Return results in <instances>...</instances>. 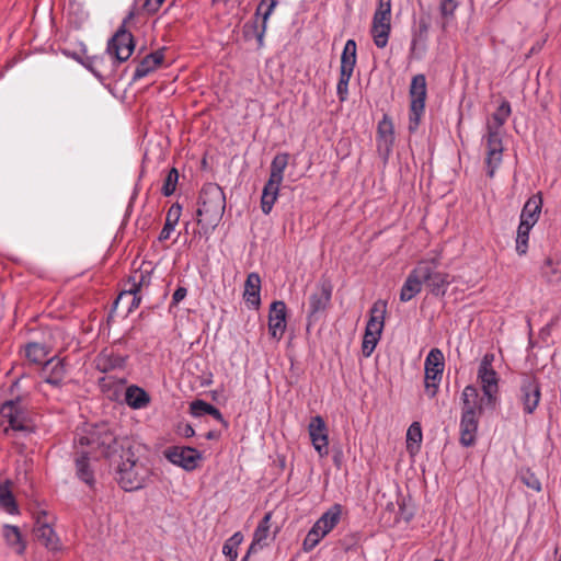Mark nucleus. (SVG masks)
Listing matches in <instances>:
<instances>
[{
    "mask_svg": "<svg viewBox=\"0 0 561 561\" xmlns=\"http://www.w3.org/2000/svg\"><path fill=\"white\" fill-rule=\"evenodd\" d=\"M76 447H87V450L77 451L75 458L77 477L90 488L95 485L94 472L90 466V455L95 458L104 457L112 460L118 453V440L108 424L91 425L75 438Z\"/></svg>",
    "mask_w": 561,
    "mask_h": 561,
    "instance_id": "f257e3e1",
    "label": "nucleus"
},
{
    "mask_svg": "<svg viewBox=\"0 0 561 561\" xmlns=\"http://www.w3.org/2000/svg\"><path fill=\"white\" fill-rule=\"evenodd\" d=\"M119 449L118 460H115V456L110 460L118 485L125 492L144 489L152 476L151 463L145 448L139 444L124 446L118 443Z\"/></svg>",
    "mask_w": 561,
    "mask_h": 561,
    "instance_id": "f03ea898",
    "label": "nucleus"
},
{
    "mask_svg": "<svg viewBox=\"0 0 561 561\" xmlns=\"http://www.w3.org/2000/svg\"><path fill=\"white\" fill-rule=\"evenodd\" d=\"M226 208V197L217 184H206L201 191L197 216L199 222L216 227L221 220Z\"/></svg>",
    "mask_w": 561,
    "mask_h": 561,
    "instance_id": "7ed1b4c3",
    "label": "nucleus"
},
{
    "mask_svg": "<svg viewBox=\"0 0 561 561\" xmlns=\"http://www.w3.org/2000/svg\"><path fill=\"white\" fill-rule=\"evenodd\" d=\"M289 154L286 152L277 153L272 162L270 170V178L265 183L262 196H261V208L265 215H268L274 204L276 203L280 185L284 180V172L288 165Z\"/></svg>",
    "mask_w": 561,
    "mask_h": 561,
    "instance_id": "20e7f679",
    "label": "nucleus"
},
{
    "mask_svg": "<svg viewBox=\"0 0 561 561\" xmlns=\"http://www.w3.org/2000/svg\"><path fill=\"white\" fill-rule=\"evenodd\" d=\"M343 506L339 503L330 506L312 525L302 541L305 552L312 551L341 522Z\"/></svg>",
    "mask_w": 561,
    "mask_h": 561,
    "instance_id": "39448f33",
    "label": "nucleus"
},
{
    "mask_svg": "<svg viewBox=\"0 0 561 561\" xmlns=\"http://www.w3.org/2000/svg\"><path fill=\"white\" fill-rule=\"evenodd\" d=\"M392 2L391 0H377L371 20L370 35L378 48L388 45L391 34Z\"/></svg>",
    "mask_w": 561,
    "mask_h": 561,
    "instance_id": "423d86ee",
    "label": "nucleus"
},
{
    "mask_svg": "<svg viewBox=\"0 0 561 561\" xmlns=\"http://www.w3.org/2000/svg\"><path fill=\"white\" fill-rule=\"evenodd\" d=\"M356 51V42L347 39L341 55L340 78L336 85V94L341 102L346 101L348 96V83L357 60Z\"/></svg>",
    "mask_w": 561,
    "mask_h": 561,
    "instance_id": "0eeeda50",
    "label": "nucleus"
},
{
    "mask_svg": "<svg viewBox=\"0 0 561 561\" xmlns=\"http://www.w3.org/2000/svg\"><path fill=\"white\" fill-rule=\"evenodd\" d=\"M426 79L424 75H416L412 78L410 84V116L409 129L410 131L416 130L421 117L425 111L426 100Z\"/></svg>",
    "mask_w": 561,
    "mask_h": 561,
    "instance_id": "6e6552de",
    "label": "nucleus"
},
{
    "mask_svg": "<svg viewBox=\"0 0 561 561\" xmlns=\"http://www.w3.org/2000/svg\"><path fill=\"white\" fill-rule=\"evenodd\" d=\"M386 311L387 302L385 300H377L373 304L363 339V351L375 350L383 329Z\"/></svg>",
    "mask_w": 561,
    "mask_h": 561,
    "instance_id": "1a4fd4ad",
    "label": "nucleus"
},
{
    "mask_svg": "<svg viewBox=\"0 0 561 561\" xmlns=\"http://www.w3.org/2000/svg\"><path fill=\"white\" fill-rule=\"evenodd\" d=\"M493 360L494 354L485 353L478 370V379L481 383L483 396L486 399V404L492 408L495 404L499 393V376L492 367Z\"/></svg>",
    "mask_w": 561,
    "mask_h": 561,
    "instance_id": "9d476101",
    "label": "nucleus"
},
{
    "mask_svg": "<svg viewBox=\"0 0 561 561\" xmlns=\"http://www.w3.org/2000/svg\"><path fill=\"white\" fill-rule=\"evenodd\" d=\"M486 173L493 178L503 161V134L485 131L481 140Z\"/></svg>",
    "mask_w": 561,
    "mask_h": 561,
    "instance_id": "9b49d317",
    "label": "nucleus"
},
{
    "mask_svg": "<svg viewBox=\"0 0 561 561\" xmlns=\"http://www.w3.org/2000/svg\"><path fill=\"white\" fill-rule=\"evenodd\" d=\"M440 257L438 254H435L432 257H426L419 261V264H424V267L428 270V276H422L423 282L427 285L431 293L435 296H443L447 291V288L450 284L449 274L444 272H438L437 267L439 266Z\"/></svg>",
    "mask_w": 561,
    "mask_h": 561,
    "instance_id": "f8f14e48",
    "label": "nucleus"
},
{
    "mask_svg": "<svg viewBox=\"0 0 561 561\" xmlns=\"http://www.w3.org/2000/svg\"><path fill=\"white\" fill-rule=\"evenodd\" d=\"M445 367L444 353H427L425 359V393L434 398L439 389L442 376Z\"/></svg>",
    "mask_w": 561,
    "mask_h": 561,
    "instance_id": "ddd939ff",
    "label": "nucleus"
},
{
    "mask_svg": "<svg viewBox=\"0 0 561 561\" xmlns=\"http://www.w3.org/2000/svg\"><path fill=\"white\" fill-rule=\"evenodd\" d=\"M1 424L4 425V433L9 431L26 432L28 426L25 424V413L19 401H5L0 408Z\"/></svg>",
    "mask_w": 561,
    "mask_h": 561,
    "instance_id": "4468645a",
    "label": "nucleus"
},
{
    "mask_svg": "<svg viewBox=\"0 0 561 561\" xmlns=\"http://www.w3.org/2000/svg\"><path fill=\"white\" fill-rule=\"evenodd\" d=\"M165 458L186 471H193L202 460V454L193 447L173 446L164 451Z\"/></svg>",
    "mask_w": 561,
    "mask_h": 561,
    "instance_id": "2eb2a0df",
    "label": "nucleus"
},
{
    "mask_svg": "<svg viewBox=\"0 0 561 561\" xmlns=\"http://www.w3.org/2000/svg\"><path fill=\"white\" fill-rule=\"evenodd\" d=\"M332 291L333 286L328 278H321L317 283L313 293L309 297V320L328 308L332 298Z\"/></svg>",
    "mask_w": 561,
    "mask_h": 561,
    "instance_id": "dca6fc26",
    "label": "nucleus"
},
{
    "mask_svg": "<svg viewBox=\"0 0 561 561\" xmlns=\"http://www.w3.org/2000/svg\"><path fill=\"white\" fill-rule=\"evenodd\" d=\"M49 353H26L28 360L42 365V370L47 376L45 377L47 382L56 383L65 371V365L62 360L54 355L46 358Z\"/></svg>",
    "mask_w": 561,
    "mask_h": 561,
    "instance_id": "f3484780",
    "label": "nucleus"
},
{
    "mask_svg": "<svg viewBox=\"0 0 561 561\" xmlns=\"http://www.w3.org/2000/svg\"><path fill=\"white\" fill-rule=\"evenodd\" d=\"M309 436L316 451L320 457L329 454V436L325 422L322 416L316 415L311 417L308 426Z\"/></svg>",
    "mask_w": 561,
    "mask_h": 561,
    "instance_id": "a211bd4d",
    "label": "nucleus"
},
{
    "mask_svg": "<svg viewBox=\"0 0 561 561\" xmlns=\"http://www.w3.org/2000/svg\"><path fill=\"white\" fill-rule=\"evenodd\" d=\"M134 50L133 35L127 31H118L108 42L107 53L119 62L127 60Z\"/></svg>",
    "mask_w": 561,
    "mask_h": 561,
    "instance_id": "6ab92c4d",
    "label": "nucleus"
},
{
    "mask_svg": "<svg viewBox=\"0 0 561 561\" xmlns=\"http://www.w3.org/2000/svg\"><path fill=\"white\" fill-rule=\"evenodd\" d=\"M428 270L424 267V264H416V266L410 272L407 277L401 290H400V300L402 302H408L412 298H414L422 290L423 277L428 276Z\"/></svg>",
    "mask_w": 561,
    "mask_h": 561,
    "instance_id": "aec40b11",
    "label": "nucleus"
},
{
    "mask_svg": "<svg viewBox=\"0 0 561 561\" xmlns=\"http://www.w3.org/2000/svg\"><path fill=\"white\" fill-rule=\"evenodd\" d=\"M376 141L379 154L387 159L394 144V126L388 115L378 123Z\"/></svg>",
    "mask_w": 561,
    "mask_h": 561,
    "instance_id": "412c9836",
    "label": "nucleus"
},
{
    "mask_svg": "<svg viewBox=\"0 0 561 561\" xmlns=\"http://www.w3.org/2000/svg\"><path fill=\"white\" fill-rule=\"evenodd\" d=\"M541 398L540 385L535 378H526L520 386L519 401L526 414H533Z\"/></svg>",
    "mask_w": 561,
    "mask_h": 561,
    "instance_id": "4be33fe9",
    "label": "nucleus"
},
{
    "mask_svg": "<svg viewBox=\"0 0 561 561\" xmlns=\"http://www.w3.org/2000/svg\"><path fill=\"white\" fill-rule=\"evenodd\" d=\"M287 307L284 301H274L268 312V332L275 340H279L285 333L287 321Z\"/></svg>",
    "mask_w": 561,
    "mask_h": 561,
    "instance_id": "5701e85b",
    "label": "nucleus"
},
{
    "mask_svg": "<svg viewBox=\"0 0 561 561\" xmlns=\"http://www.w3.org/2000/svg\"><path fill=\"white\" fill-rule=\"evenodd\" d=\"M479 416L476 412H461L460 417V438L459 442L463 447H470L476 444L477 432L479 425Z\"/></svg>",
    "mask_w": 561,
    "mask_h": 561,
    "instance_id": "b1692460",
    "label": "nucleus"
},
{
    "mask_svg": "<svg viewBox=\"0 0 561 561\" xmlns=\"http://www.w3.org/2000/svg\"><path fill=\"white\" fill-rule=\"evenodd\" d=\"M542 204L541 193L531 195L520 211L519 224L534 227L540 218Z\"/></svg>",
    "mask_w": 561,
    "mask_h": 561,
    "instance_id": "393cba45",
    "label": "nucleus"
},
{
    "mask_svg": "<svg viewBox=\"0 0 561 561\" xmlns=\"http://www.w3.org/2000/svg\"><path fill=\"white\" fill-rule=\"evenodd\" d=\"M34 535L48 550H61V542L54 528L38 517L34 527Z\"/></svg>",
    "mask_w": 561,
    "mask_h": 561,
    "instance_id": "a878e982",
    "label": "nucleus"
},
{
    "mask_svg": "<svg viewBox=\"0 0 561 561\" xmlns=\"http://www.w3.org/2000/svg\"><path fill=\"white\" fill-rule=\"evenodd\" d=\"M243 299L250 309L256 310L261 306V277L255 272L247 276Z\"/></svg>",
    "mask_w": 561,
    "mask_h": 561,
    "instance_id": "bb28decb",
    "label": "nucleus"
},
{
    "mask_svg": "<svg viewBox=\"0 0 561 561\" xmlns=\"http://www.w3.org/2000/svg\"><path fill=\"white\" fill-rule=\"evenodd\" d=\"M272 512H267L263 518L259 522L254 533L252 542L248 549V556L256 553L259 550L267 546V539L270 537Z\"/></svg>",
    "mask_w": 561,
    "mask_h": 561,
    "instance_id": "cd10ccee",
    "label": "nucleus"
},
{
    "mask_svg": "<svg viewBox=\"0 0 561 561\" xmlns=\"http://www.w3.org/2000/svg\"><path fill=\"white\" fill-rule=\"evenodd\" d=\"M511 104L507 101H503L491 117L488 118L485 131L504 134L503 126L511 116Z\"/></svg>",
    "mask_w": 561,
    "mask_h": 561,
    "instance_id": "c85d7f7f",
    "label": "nucleus"
},
{
    "mask_svg": "<svg viewBox=\"0 0 561 561\" xmlns=\"http://www.w3.org/2000/svg\"><path fill=\"white\" fill-rule=\"evenodd\" d=\"M127 356H122L118 353H99L94 363L98 370L108 373L125 367Z\"/></svg>",
    "mask_w": 561,
    "mask_h": 561,
    "instance_id": "c756f323",
    "label": "nucleus"
},
{
    "mask_svg": "<svg viewBox=\"0 0 561 561\" xmlns=\"http://www.w3.org/2000/svg\"><path fill=\"white\" fill-rule=\"evenodd\" d=\"M462 400V412L471 411L476 412L477 414H481L483 405H486V399L483 396V398H479L478 389L469 385L465 387L461 396Z\"/></svg>",
    "mask_w": 561,
    "mask_h": 561,
    "instance_id": "7c9ffc66",
    "label": "nucleus"
},
{
    "mask_svg": "<svg viewBox=\"0 0 561 561\" xmlns=\"http://www.w3.org/2000/svg\"><path fill=\"white\" fill-rule=\"evenodd\" d=\"M164 59V55L161 50H157L147 55L136 67L134 72V80H139L147 77L149 73L154 71Z\"/></svg>",
    "mask_w": 561,
    "mask_h": 561,
    "instance_id": "2f4dec72",
    "label": "nucleus"
},
{
    "mask_svg": "<svg viewBox=\"0 0 561 561\" xmlns=\"http://www.w3.org/2000/svg\"><path fill=\"white\" fill-rule=\"evenodd\" d=\"M190 412L194 417H201L208 414L221 423L226 428L229 426V423L225 420L219 409L204 400L197 399L192 401L190 404Z\"/></svg>",
    "mask_w": 561,
    "mask_h": 561,
    "instance_id": "473e14b6",
    "label": "nucleus"
},
{
    "mask_svg": "<svg viewBox=\"0 0 561 561\" xmlns=\"http://www.w3.org/2000/svg\"><path fill=\"white\" fill-rule=\"evenodd\" d=\"M182 215V206L178 203L173 204L167 211L165 222L160 231L158 240L160 242L169 240L175 231Z\"/></svg>",
    "mask_w": 561,
    "mask_h": 561,
    "instance_id": "72a5a7b5",
    "label": "nucleus"
},
{
    "mask_svg": "<svg viewBox=\"0 0 561 561\" xmlns=\"http://www.w3.org/2000/svg\"><path fill=\"white\" fill-rule=\"evenodd\" d=\"M2 535L9 547H11L18 554H24L26 550V542L23 540L22 534L18 526L4 525Z\"/></svg>",
    "mask_w": 561,
    "mask_h": 561,
    "instance_id": "f704fd0d",
    "label": "nucleus"
},
{
    "mask_svg": "<svg viewBox=\"0 0 561 561\" xmlns=\"http://www.w3.org/2000/svg\"><path fill=\"white\" fill-rule=\"evenodd\" d=\"M125 401L133 409H144L150 402L149 394L138 386H129L125 391Z\"/></svg>",
    "mask_w": 561,
    "mask_h": 561,
    "instance_id": "c9c22d12",
    "label": "nucleus"
},
{
    "mask_svg": "<svg viewBox=\"0 0 561 561\" xmlns=\"http://www.w3.org/2000/svg\"><path fill=\"white\" fill-rule=\"evenodd\" d=\"M277 3H278L277 0H261V2L257 5L256 14L262 15V31L257 35V39L260 43H262V41H263V36H264V33H265V30L267 26L268 19L272 15V13L274 12Z\"/></svg>",
    "mask_w": 561,
    "mask_h": 561,
    "instance_id": "e433bc0d",
    "label": "nucleus"
},
{
    "mask_svg": "<svg viewBox=\"0 0 561 561\" xmlns=\"http://www.w3.org/2000/svg\"><path fill=\"white\" fill-rule=\"evenodd\" d=\"M0 507L9 514L18 513V505L10 488V481L0 484Z\"/></svg>",
    "mask_w": 561,
    "mask_h": 561,
    "instance_id": "4c0bfd02",
    "label": "nucleus"
},
{
    "mask_svg": "<svg viewBox=\"0 0 561 561\" xmlns=\"http://www.w3.org/2000/svg\"><path fill=\"white\" fill-rule=\"evenodd\" d=\"M533 226L519 224L516 231L515 238V250L519 256H524L528 251L529 234Z\"/></svg>",
    "mask_w": 561,
    "mask_h": 561,
    "instance_id": "58836bf2",
    "label": "nucleus"
},
{
    "mask_svg": "<svg viewBox=\"0 0 561 561\" xmlns=\"http://www.w3.org/2000/svg\"><path fill=\"white\" fill-rule=\"evenodd\" d=\"M423 439L422 426L413 422L407 431V449L410 453L417 451Z\"/></svg>",
    "mask_w": 561,
    "mask_h": 561,
    "instance_id": "ea45409f",
    "label": "nucleus"
},
{
    "mask_svg": "<svg viewBox=\"0 0 561 561\" xmlns=\"http://www.w3.org/2000/svg\"><path fill=\"white\" fill-rule=\"evenodd\" d=\"M243 541V535L241 531L234 533L231 537H229L222 547V553L229 558V561H236L238 558V547Z\"/></svg>",
    "mask_w": 561,
    "mask_h": 561,
    "instance_id": "a19ab883",
    "label": "nucleus"
},
{
    "mask_svg": "<svg viewBox=\"0 0 561 561\" xmlns=\"http://www.w3.org/2000/svg\"><path fill=\"white\" fill-rule=\"evenodd\" d=\"M458 4L455 0H442L439 11L443 18L442 27L446 30L454 21L455 11Z\"/></svg>",
    "mask_w": 561,
    "mask_h": 561,
    "instance_id": "79ce46f5",
    "label": "nucleus"
},
{
    "mask_svg": "<svg viewBox=\"0 0 561 561\" xmlns=\"http://www.w3.org/2000/svg\"><path fill=\"white\" fill-rule=\"evenodd\" d=\"M178 181H179V172L175 168H172L169 171V173L164 180V183L162 186V194L164 196H171L176 188Z\"/></svg>",
    "mask_w": 561,
    "mask_h": 561,
    "instance_id": "37998d69",
    "label": "nucleus"
},
{
    "mask_svg": "<svg viewBox=\"0 0 561 561\" xmlns=\"http://www.w3.org/2000/svg\"><path fill=\"white\" fill-rule=\"evenodd\" d=\"M522 482L535 492L541 491V482L530 470L523 471L520 474Z\"/></svg>",
    "mask_w": 561,
    "mask_h": 561,
    "instance_id": "c03bdc74",
    "label": "nucleus"
},
{
    "mask_svg": "<svg viewBox=\"0 0 561 561\" xmlns=\"http://www.w3.org/2000/svg\"><path fill=\"white\" fill-rule=\"evenodd\" d=\"M428 33V24L426 22H420L419 31L413 34L411 42V50H414L420 42H425Z\"/></svg>",
    "mask_w": 561,
    "mask_h": 561,
    "instance_id": "a18cd8bd",
    "label": "nucleus"
},
{
    "mask_svg": "<svg viewBox=\"0 0 561 561\" xmlns=\"http://www.w3.org/2000/svg\"><path fill=\"white\" fill-rule=\"evenodd\" d=\"M57 347L55 343H50L48 341H32L28 342L25 346L24 351H50L51 348Z\"/></svg>",
    "mask_w": 561,
    "mask_h": 561,
    "instance_id": "49530a36",
    "label": "nucleus"
},
{
    "mask_svg": "<svg viewBox=\"0 0 561 561\" xmlns=\"http://www.w3.org/2000/svg\"><path fill=\"white\" fill-rule=\"evenodd\" d=\"M541 271L550 279H552L553 276L558 274L557 264L554 263V261L551 257H547L543 261V264L541 266Z\"/></svg>",
    "mask_w": 561,
    "mask_h": 561,
    "instance_id": "de8ad7c7",
    "label": "nucleus"
},
{
    "mask_svg": "<svg viewBox=\"0 0 561 561\" xmlns=\"http://www.w3.org/2000/svg\"><path fill=\"white\" fill-rule=\"evenodd\" d=\"M163 2L164 0H146L144 8L148 13L152 14L160 9Z\"/></svg>",
    "mask_w": 561,
    "mask_h": 561,
    "instance_id": "09e8293b",
    "label": "nucleus"
},
{
    "mask_svg": "<svg viewBox=\"0 0 561 561\" xmlns=\"http://www.w3.org/2000/svg\"><path fill=\"white\" fill-rule=\"evenodd\" d=\"M187 295V290L185 287H179L176 288V290L173 293V296H172V305H178L180 304Z\"/></svg>",
    "mask_w": 561,
    "mask_h": 561,
    "instance_id": "8fccbe9b",
    "label": "nucleus"
},
{
    "mask_svg": "<svg viewBox=\"0 0 561 561\" xmlns=\"http://www.w3.org/2000/svg\"><path fill=\"white\" fill-rule=\"evenodd\" d=\"M185 437H192L195 434L194 428L191 425H186L183 432Z\"/></svg>",
    "mask_w": 561,
    "mask_h": 561,
    "instance_id": "3c124183",
    "label": "nucleus"
},
{
    "mask_svg": "<svg viewBox=\"0 0 561 561\" xmlns=\"http://www.w3.org/2000/svg\"><path fill=\"white\" fill-rule=\"evenodd\" d=\"M206 439H216L218 438V434L214 431H209L205 434Z\"/></svg>",
    "mask_w": 561,
    "mask_h": 561,
    "instance_id": "603ef678",
    "label": "nucleus"
},
{
    "mask_svg": "<svg viewBox=\"0 0 561 561\" xmlns=\"http://www.w3.org/2000/svg\"><path fill=\"white\" fill-rule=\"evenodd\" d=\"M47 335L49 336V339L55 340L56 337L60 336V332H59V330L48 331Z\"/></svg>",
    "mask_w": 561,
    "mask_h": 561,
    "instance_id": "864d4df0",
    "label": "nucleus"
},
{
    "mask_svg": "<svg viewBox=\"0 0 561 561\" xmlns=\"http://www.w3.org/2000/svg\"><path fill=\"white\" fill-rule=\"evenodd\" d=\"M552 324H553V321L551 323L547 324L546 328H543L541 330V334H549Z\"/></svg>",
    "mask_w": 561,
    "mask_h": 561,
    "instance_id": "5fc2aeb1",
    "label": "nucleus"
},
{
    "mask_svg": "<svg viewBox=\"0 0 561 561\" xmlns=\"http://www.w3.org/2000/svg\"><path fill=\"white\" fill-rule=\"evenodd\" d=\"M137 290H138V289L130 288V289H129V291H128V295H130V294H133V293L135 294Z\"/></svg>",
    "mask_w": 561,
    "mask_h": 561,
    "instance_id": "6e6d98bb",
    "label": "nucleus"
},
{
    "mask_svg": "<svg viewBox=\"0 0 561 561\" xmlns=\"http://www.w3.org/2000/svg\"><path fill=\"white\" fill-rule=\"evenodd\" d=\"M249 557L250 556H248V553H247L241 561H248Z\"/></svg>",
    "mask_w": 561,
    "mask_h": 561,
    "instance_id": "4d7b16f0",
    "label": "nucleus"
},
{
    "mask_svg": "<svg viewBox=\"0 0 561 561\" xmlns=\"http://www.w3.org/2000/svg\"><path fill=\"white\" fill-rule=\"evenodd\" d=\"M365 357H369L371 355L370 352L364 353Z\"/></svg>",
    "mask_w": 561,
    "mask_h": 561,
    "instance_id": "13d9d810",
    "label": "nucleus"
},
{
    "mask_svg": "<svg viewBox=\"0 0 561 561\" xmlns=\"http://www.w3.org/2000/svg\"><path fill=\"white\" fill-rule=\"evenodd\" d=\"M435 561H444L443 559H436Z\"/></svg>",
    "mask_w": 561,
    "mask_h": 561,
    "instance_id": "bf43d9fd",
    "label": "nucleus"
}]
</instances>
